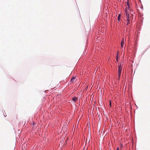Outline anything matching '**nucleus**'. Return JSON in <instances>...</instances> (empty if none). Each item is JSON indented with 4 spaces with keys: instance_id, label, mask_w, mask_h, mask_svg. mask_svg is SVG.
I'll return each instance as SVG.
<instances>
[{
    "instance_id": "0eeeda50",
    "label": "nucleus",
    "mask_w": 150,
    "mask_h": 150,
    "mask_svg": "<svg viewBox=\"0 0 150 150\" xmlns=\"http://www.w3.org/2000/svg\"><path fill=\"white\" fill-rule=\"evenodd\" d=\"M117 59V61L118 62V60L119 59V57H118V55H117L116 57Z\"/></svg>"
},
{
    "instance_id": "6e6552de",
    "label": "nucleus",
    "mask_w": 150,
    "mask_h": 150,
    "mask_svg": "<svg viewBox=\"0 0 150 150\" xmlns=\"http://www.w3.org/2000/svg\"><path fill=\"white\" fill-rule=\"evenodd\" d=\"M127 21H128V20H127ZM129 21H130V20H129V21H127V25H128L129 24Z\"/></svg>"
},
{
    "instance_id": "423d86ee",
    "label": "nucleus",
    "mask_w": 150,
    "mask_h": 150,
    "mask_svg": "<svg viewBox=\"0 0 150 150\" xmlns=\"http://www.w3.org/2000/svg\"><path fill=\"white\" fill-rule=\"evenodd\" d=\"M120 15L119 14L118 17V20L120 21Z\"/></svg>"
},
{
    "instance_id": "7ed1b4c3",
    "label": "nucleus",
    "mask_w": 150,
    "mask_h": 150,
    "mask_svg": "<svg viewBox=\"0 0 150 150\" xmlns=\"http://www.w3.org/2000/svg\"><path fill=\"white\" fill-rule=\"evenodd\" d=\"M75 78L74 77H72L71 80V81H70V84H72V83H73L74 82V81L75 80Z\"/></svg>"
},
{
    "instance_id": "9d476101",
    "label": "nucleus",
    "mask_w": 150,
    "mask_h": 150,
    "mask_svg": "<svg viewBox=\"0 0 150 150\" xmlns=\"http://www.w3.org/2000/svg\"><path fill=\"white\" fill-rule=\"evenodd\" d=\"M116 150H119V147H117V148Z\"/></svg>"
},
{
    "instance_id": "9b49d317",
    "label": "nucleus",
    "mask_w": 150,
    "mask_h": 150,
    "mask_svg": "<svg viewBox=\"0 0 150 150\" xmlns=\"http://www.w3.org/2000/svg\"><path fill=\"white\" fill-rule=\"evenodd\" d=\"M118 1H120L121 0H118Z\"/></svg>"
},
{
    "instance_id": "f03ea898",
    "label": "nucleus",
    "mask_w": 150,
    "mask_h": 150,
    "mask_svg": "<svg viewBox=\"0 0 150 150\" xmlns=\"http://www.w3.org/2000/svg\"><path fill=\"white\" fill-rule=\"evenodd\" d=\"M127 5L128 7H126V8L125 9V12H126V15L127 17V20L129 21V17L130 15H129V13L127 11L128 10H127V8H128L129 9V7L130 6H129V4L128 1H127Z\"/></svg>"
},
{
    "instance_id": "1a4fd4ad",
    "label": "nucleus",
    "mask_w": 150,
    "mask_h": 150,
    "mask_svg": "<svg viewBox=\"0 0 150 150\" xmlns=\"http://www.w3.org/2000/svg\"><path fill=\"white\" fill-rule=\"evenodd\" d=\"M110 106H111V101H110Z\"/></svg>"
},
{
    "instance_id": "20e7f679",
    "label": "nucleus",
    "mask_w": 150,
    "mask_h": 150,
    "mask_svg": "<svg viewBox=\"0 0 150 150\" xmlns=\"http://www.w3.org/2000/svg\"><path fill=\"white\" fill-rule=\"evenodd\" d=\"M124 39H123L122 41H121V45L122 47H123V46L124 44Z\"/></svg>"
},
{
    "instance_id": "39448f33",
    "label": "nucleus",
    "mask_w": 150,
    "mask_h": 150,
    "mask_svg": "<svg viewBox=\"0 0 150 150\" xmlns=\"http://www.w3.org/2000/svg\"><path fill=\"white\" fill-rule=\"evenodd\" d=\"M72 100L73 101H75L77 100V98L76 97H74L72 98Z\"/></svg>"
},
{
    "instance_id": "f257e3e1",
    "label": "nucleus",
    "mask_w": 150,
    "mask_h": 150,
    "mask_svg": "<svg viewBox=\"0 0 150 150\" xmlns=\"http://www.w3.org/2000/svg\"><path fill=\"white\" fill-rule=\"evenodd\" d=\"M123 65V63L122 62H120V64L118 65V74L119 78L120 77V75L121 73Z\"/></svg>"
}]
</instances>
